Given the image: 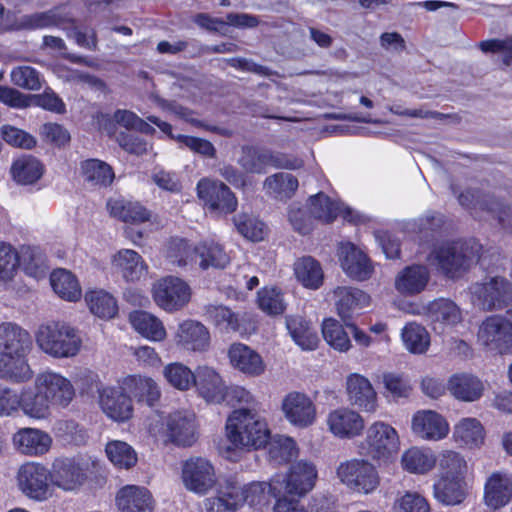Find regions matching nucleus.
Listing matches in <instances>:
<instances>
[{
    "label": "nucleus",
    "mask_w": 512,
    "mask_h": 512,
    "mask_svg": "<svg viewBox=\"0 0 512 512\" xmlns=\"http://www.w3.org/2000/svg\"><path fill=\"white\" fill-rule=\"evenodd\" d=\"M412 431L424 440L438 441L448 435L449 425L440 414L423 410L413 416Z\"/></svg>",
    "instance_id": "nucleus-20"
},
{
    "label": "nucleus",
    "mask_w": 512,
    "mask_h": 512,
    "mask_svg": "<svg viewBox=\"0 0 512 512\" xmlns=\"http://www.w3.org/2000/svg\"><path fill=\"white\" fill-rule=\"evenodd\" d=\"M14 448L27 456H41L51 447V437L42 430L35 428H21L12 438Z\"/></svg>",
    "instance_id": "nucleus-22"
},
{
    "label": "nucleus",
    "mask_w": 512,
    "mask_h": 512,
    "mask_svg": "<svg viewBox=\"0 0 512 512\" xmlns=\"http://www.w3.org/2000/svg\"><path fill=\"white\" fill-rule=\"evenodd\" d=\"M473 303L485 311L502 309L512 301V283L494 276L470 286Z\"/></svg>",
    "instance_id": "nucleus-6"
},
{
    "label": "nucleus",
    "mask_w": 512,
    "mask_h": 512,
    "mask_svg": "<svg viewBox=\"0 0 512 512\" xmlns=\"http://www.w3.org/2000/svg\"><path fill=\"white\" fill-rule=\"evenodd\" d=\"M336 473L343 484L359 494H370L380 485L376 467L366 459L353 458L341 462Z\"/></svg>",
    "instance_id": "nucleus-5"
},
{
    "label": "nucleus",
    "mask_w": 512,
    "mask_h": 512,
    "mask_svg": "<svg viewBox=\"0 0 512 512\" xmlns=\"http://www.w3.org/2000/svg\"><path fill=\"white\" fill-rule=\"evenodd\" d=\"M430 280L426 266L414 264L402 269L395 277V289L404 296H414L425 290Z\"/></svg>",
    "instance_id": "nucleus-24"
},
{
    "label": "nucleus",
    "mask_w": 512,
    "mask_h": 512,
    "mask_svg": "<svg viewBox=\"0 0 512 512\" xmlns=\"http://www.w3.org/2000/svg\"><path fill=\"white\" fill-rule=\"evenodd\" d=\"M49 481H51V473L38 463H25L17 472L19 489L24 495L37 501H44L51 496Z\"/></svg>",
    "instance_id": "nucleus-9"
},
{
    "label": "nucleus",
    "mask_w": 512,
    "mask_h": 512,
    "mask_svg": "<svg viewBox=\"0 0 512 512\" xmlns=\"http://www.w3.org/2000/svg\"><path fill=\"white\" fill-rule=\"evenodd\" d=\"M436 463L434 455L430 451L419 448H411L402 456L404 468L412 473L424 474L431 470Z\"/></svg>",
    "instance_id": "nucleus-53"
},
{
    "label": "nucleus",
    "mask_w": 512,
    "mask_h": 512,
    "mask_svg": "<svg viewBox=\"0 0 512 512\" xmlns=\"http://www.w3.org/2000/svg\"><path fill=\"white\" fill-rule=\"evenodd\" d=\"M197 260L201 269H224L230 263V256L222 245L214 240H205L196 246Z\"/></svg>",
    "instance_id": "nucleus-39"
},
{
    "label": "nucleus",
    "mask_w": 512,
    "mask_h": 512,
    "mask_svg": "<svg viewBox=\"0 0 512 512\" xmlns=\"http://www.w3.org/2000/svg\"><path fill=\"white\" fill-rule=\"evenodd\" d=\"M90 311L100 318H113L118 310L115 298L104 290L90 291L85 295Z\"/></svg>",
    "instance_id": "nucleus-52"
},
{
    "label": "nucleus",
    "mask_w": 512,
    "mask_h": 512,
    "mask_svg": "<svg viewBox=\"0 0 512 512\" xmlns=\"http://www.w3.org/2000/svg\"><path fill=\"white\" fill-rule=\"evenodd\" d=\"M240 486L227 485L217 495L203 500L200 512H236L241 505Z\"/></svg>",
    "instance_id": "nucleus-35"
},
{
    "label": "nucleus",
    "mask_w": 512,
    "mask_h": 512,
    "mask_svg": "<svg viewBox=\"0 0 512 512\" xmlns=\"http://www.w3.org/2000/svg\"><path fill=\"white\" fill-rule=\"evenodd\" d=\"M11 82L23 89L37 91L41 88L39 72L30 66H18L10 73Z\"/></svg>",
    "instance_id": "nucleus-62"
},
{
    "label": "nucleus",
    "mask_w": 512,
    "mask_h": 512,
    "mask_svg": "<svg viewBox=\"0 0 512 512\" xmlns=\"http://www.w3.org/2000/svg\"><path fill=\"white\" fill-rule=\"evenodd\" d=\"M309 213L314 219L323 223H331L342 211L340 203L319 192L308 199Z\"/></svg>",
    "instance_id": "nucleus-45"
},
{
    "label": "nucleus",
    "mask_w": 512,
    "mask_h": 512,
    "mask_svg": "<svg viewBox=\"0 0 512 512\" xmlns=\"http://www.w3.org/2000/svg\"><path fill=\"white\" fill-rule=\"evenodd\" d=\"M194 385L207 402L221 403L226 399L227 387L219 374L210 367L202 366L197 369Z\"/></svg>",
    "instance_id": "nucleus-27"
},
{
    "label": "nucleus",
    "mask_w": 512,
    "mask_h": 512,
    "mask_svg": "<svg viewBox=\"0 0 512 512\" xmlns=\"http://www.w3.org/2000/svg\"><path fill=\"white\" fill-rule=\"evenodd\" d=\"M69 21L55 10L26 14L16 19V31L34 30L52 26H58Z\"/></svg>",
    "instance_id": "nucleus-48"
},
{
    "label": "nucleus",
    "mask_w": 512,
    "mask_h": 512,
    "mask_svg": "<svg viewBox=\"0 0 512 512\" xmlns=\"http://www.w3.org/2000/svg\"><path fill=\"white\" fill-rule=\"evenodd\" d=\"M197 195L211 211L222 214L234 212L238 205L234 193L219 180L201 179L197 184Z\"/></svg>",
    "instance_id": "nucleus-12"
},
{
    "label": "nucleus",
    "mask_w": 512,
    "mask_h": 512,
    "mask_svg": "<svg viewBox=\"0 0 512 512\" xmlns=\"http://www.w3.org/2000/svg\"><path fill=\"white\" fill-rule=\"evenodd\" d=\"M454 437L465 445L477 446L484 439L483 427L476 418H464L454 427Z\"/></svg>",
    "instance_id": "nucleus-57"
},
{
    "label": "nucleus",
    "mask_w": 512,
    "mask_h": 512,
    "mask_svg": "<svg viewBox=\"0 0 512 512\" xmlns=\"http://www.w3.org/2000/svg\"><path fill=\"white\" fill-rule=\"evenodd\" d=\"M296 279L308 289H318L323 284L324 273L320 263L311 256L298 258L293 265Z\"/></svg>",
    "instance_id": "nucleus-40"
},
{
    "label": "nucleus",
    "mask_w": 512,
    "mask_h": 512,
    "mask_svg": "<svg viewBox=\"0 0 512 512\" xmlns=\"http://www.w3.org/2000/svg\"><path fill=\"white\" fill-rule=\"evenodd\" d=\"M87 480L86 470L72 459L57 461L53 465L51 482L64 491H75Z\"/></svg>",
    "instance_id": "nucleus-21"
},
{
    "label": "nucleus",
    "mask_w": 512,
    "mask_h": 512,
    "mask_svg": "<svg viewBox=\"0 0 512 512\" xmlns=\"http://www.w3.org/2000/svg\"><path fill=\"white\" fill-rule=\"evenodd\" d=\"M238 232L252 241H261L265 235V224L247 215H239L234 218Z\"/></svg>",
    "instance_id": "nucleus-64"
},
{
    "label": "nucleus",
    "mask_w": 512,
    "mask_h": 512,
    "mask_svg": "<svg viewBox=\"0 0 512 512\" xmlns=\"http://www.w3.org/2000/svg\"><path fill=\"white\" fill-rule=\"evenodd\" d=\"M282 411L288 422L298 428H307L316 421V406L305 393H288L282 400Z\"/></svg>",
    "instance_id": "nucleus-14"
},
{
    "label": "nucleus",
    "mask_w": 512,
    "mask_h": 512,
    "mask_svg": "<svg viewBox=\"0 0 512 512\" xmlns=\"http://www.w3.org/2000/svg\"><path fill=\"white\" fill-rule=\"evenodd\" d=\"M206 315L221 330L234 332L239 330L238 315L226 306L208 305Z\"/></svg>",
    "instance_id": "nucleus-60"
},
{
    "label": "nucleus",
    "mask_w": 512,
    "mask_h": 512,
    "mask_svg": "<svg viewBox=\"0 0 512 512\" xmlns=\"http://www.w3.org/2000/svg\"><path fill=\"white\" fill-rule=\"evenodd\" d=\"M116 503L121 512H152L154 509L151 493L145 487L135 485L121 488Z\"/></svg>",
    "instance_id": "nucleus-28"
},
{
    "label": "nucleus",
    "mask_w": 512,
    "mask_h": 512,
    "mask_svg": "<svg viewBox=\"0 0 512 512\" xmlns=\"http://www.w3.org/2000/svg\"><path fill=\"white\" fill-rule=\"evenodd\" d=\"M226 436L236 448L259 449L268 443L270 431L255 409L239 408L226 421Z\"/></svg>",
    "instance_id": "nucleus-1"
},
{
    "label": "nucleus",
    "mask_w": 512,
    "mask_h": 512,
    "mask_svg": "<svg viewBox=\"0 0 512 512\" xmlns=\"http://www.w3.org/2000/svg\"><path fill=\"white\" fill-rule=\"evenodd\" d=\"M32 348L30 334L13 323L0 324V354L29 353Z\"/></svg>",
    "instance_id": "nucleus-32"
},
{
    "label": "nucleus",
    "mask_w": 512,
    "mask_h": 512,
    "mask_svg": "<svg viewBox=\"0 0 512 512\" xmlns=\"http://www.w3.org/2000/svg\"><path fill=\"white\" fill-rule=\"evenodd\" d=\"M125 384L134 397L146 402L149 406H152L160 397V390L151 378L140 375L129 376Z\"/></svg>",
    "instance_id": "nucleus-49"
},
{
    "label": "nucleus",
    "mask_w": 512,
    "mask_h": 512,
    "mask_svg": "<svg viewBox=\"0 0 512 512\" xmlns=\"http://www.w3.org/2000/svg\"><path fill=\"white\" fill-rule=\"evenodd\" d=\"M17 410L22 409L23 413L31 418L41 419L48 415L50 403L47 395L40 389L35 380L33 387H26L17 394Z\"/></svg>",
    "instance_id": "nucleus-34"
},
{
    "label": "nucleus",
    "mask_w": 512,
    "mask_h": 512,
    "mask_svg": "<svg viewBox=\"0 0 512 512\" xmlns=\"http://www.w3.org/2000/svg\"><path fill=\"white\" fill-rule=\"evenodd\" d=\"M512 496V481L507 475L494 473L487 480L485 485V502L486 504L497 509L505 506Z\"/></svg>",
    "instance_id": "nucleus-36"
},
{
    "label": "nucleus",
    "mask_w": 512,
    "mask_h": 512,
    "mask_svg": "<svg viewBox=\"0 0 512 512\" xmlns=\"http://www.w3.org/2000/svg\"><path fill=\"white\" fill-rule=\"evenodd\" d=\"M317 476L316 466L312 462L300 460L290 466L287 475L279 476L278 486L283 485L282 493L301 497L313 489Z\"/></svg>",
    "instance_id": "nucleus-13"
},
{
    "label": "nucleus",
    "mask_w": 512,
    "mask_h": 512,
    "mask_svg": "<svg viewBox=\"0 0 512 512\" xmlns=\"http://www.w3.org/2000/svg\"><path fill=\"white\" fill-rule=\"evenodd\" d=\"M346 389L351 404L367 412L376 410L377 394L367 378L356 373L349 375Z\"/></svg>",
    "instance_id": "nucleus-25"
},
{
    "label": "nucleus",
    "mask_w": 512,
    "mask_h": 512,
    "mask_svg": "<svg viewBox=\"0 0 512 512\" xmlns=\"http://www.w3.org/2000/svg\"><path fill=\"white\" fill-rule=\"evenodd\" d=\"M326 423L329 431L340 439L357 437L365 427L364 419L358 412L344 407L332 410Z\"/></svg>",
    "instance_id": "nucleus-16"
},
{
    "label": "nucleus",
    "mask_w": 512,
    "mask_h": 512,
    "mask_svg": "<svg viewBox=\"0 0 512 512\" xmlns=\"http://www.w3.org/2000/svg\"><path fill=\"white\" fill-rule=\"evenodd\" d=\"M280 477H274L271 482H255L246 486L245 488L240 487V493L242 496L241 505L245 502L250 506L263 505L268 503L269 497L278 496L282 494V487H279Z\"/></svg>",
    "instance_id": "nucleus-41"
},
{
    "label": "nucleus",
    "mask_w": 512,
    "mask_h": 512,
    "mask_svg": "<svg viewBox=\"0 0 512 512\" xmlns=\"http://www.w3.org/2000/svg\"><path fill=\"white\" fill-rule=\"evenodd\" d=\"M175 340L186 350L204 351L210 344V334L202 323L186 320L179 325Z\"/></svg>",
    "instance_id": "nucleus-31"
},
{
    "label": "nucleus",
    "mask_w": 512,
    "mask_h": 512,
    "mask_svg": "<svg viewBox=\"0 0 512 512\" xmlns=\"http://www.w3.org/2000/svg\"><path fill=\"white\" fill-rule=\"evenodd\" d=\"M481 245L475 241L443 243L433 249L430 260L449 278H458L480 259Z\"/></svg>",
    "instance_id": "nucleus-2"
},
{
    "label": "nucleus",
    "mask_w": 512,
    "mask_h": 512,
    "mask_svg": "<svg viewBox=\"0 0 512 512\" xmlns=\"http://www.w3.org/2000/svg\"><path fill=\"white\" fill-rule=\"evenodd\" d=\"M167 259L172 265L185 267L197 261L196 247H191L183 239L175 240L168 248Z\"/></svg>",
    "instance_id": "nucleus-61"
},
{
    "label": "nucleus",
    "mask_w": 512,
    "mask_h": 512,
    "mask_svg": "<svg viewBox=\"0 0 512 512\" xmlns=\"http://www.w3.org/2000/svg\"><path fill=\"white\" fill-rule=\"evenodd\" d=\"M107 208L111 216L130 223H142L150 218L149 212L139 203L125 200H109Z\"/></svg>",
    "instance_id": "nucleus-44"
},
{
    "label": "nucleus",
    "mask_w": 512,
    "mask_h": 512,
    "mask_svg": "<svg viewBox=\"0 0 512 512\" xmlns=\"http://www.w3.org/2000/svg\"><path fill=\"white\" fill-rule=\"evenodd\" d=\"M167 429L170 440L178 446H191L196 441L195 414L176 411L169 415Z\"/></svg>",
    "instance_id": "nucleus-23"
},
{
    "label": "nucleus",
    "mask_w": 512,
    "mask_h": 512,
    "mask_svg": "<svg viewBox=\"0 0 512 512\" xmlns=\"http://www.w3.org/2000/svg\"><path fill=\"white\" fill-rule=\"evenodd\" d=\"M447 388L456 399L464 402H474L481 398L484 384L475 375L457 373L449 378Z\"/></svg>",
    "instance_id": "nucleus-33"
},
{
    "label": "nucleus",
    "mask_w": 512,
    "mask_h": 512,
    "mask_svg": "<svg viewBox=\"0 0 512 512\" xmlns=\"http://www.w3.org/2000/svg\"><path fill=\"white\" fill-rule=\"evenodd\" d=\"M11 173L17 183L28 185L40 179L43 168L36 158L24 156L14 161Z\"/></svg>",
    "instance_id": "nucleus-50"
},
{
    "label": "nucleus",
    "mask_w": 512,
    "mask_h": 512,
    "mask_svg": "<svg viewBox=\"0 0 512 512\" xmlns=\"http://www.w3.org/2000/svg\"><path fill=\"white\" fill-rule=\"evenodd\" d=\"M258 305L267 314L277 315L285 310L281 291L277 288H263L258 292Z\"/></svg>",
    "instance_id": "nucleus-63"
},
{
    "label": "nucleus",
    "mask_w": 512,
    "mask_h": 512,
    "mask_svg": "<svg viewBox=\"0 0 512 512\" xmlns=\"http://www.w3.org/2000/svg\"><path fill=\"white\" fill-rule=\"evenodd\" d=\"M111 268L125 282H139L148 274V265L143 257L132 249H121L111 258Z\"/></svg>",
    "instance_id": "nucleus-15"
},
{
    "label": "nucleus",
    "mask_w": 512,
    "mask_h": 512,
    "mask_svg": "<svg viewBox=\"0 0 512 512\" xmlns=\"http://www.w3.org/2000/svg\"><path fill=\"white\" fill-rule=\"evenodd\" d=\"M286 328L293 341L303 350L317 348L319 338L310 322L302 316H289L286 318Z\"/></svg>",
    "instance_id": "nucleus-38"
},
{
    "label": "nucleus",
    "mask_w": 512,
    "mask_h": 512,
    "mask_svg": "<svg viewBox=\"0 0 512 512\" xmlns=\"http://www.w3.org/2000/svg\"><path fill=\"white\" fill-rule=\"evenodd\" d=\"M181 479L188 491L198 495L207 494L217 483L214 466L203 457L185 460L181 467Z\"/></svg>",
    "instance_id": "nucleus-7"
},
{
    "label": "nucleus",
    "mask_w": 512,
    "mask_h": 512,
    "mask_svg": "<svg viewBox=\"0 0 512 512\" xmlns=\"http://www.w3.org/2000/svg\"><path fill=\"white\" fill-rule=\"evenodd\" d=\"M298 180L290 173H276L267 177L264 181V190L279 200L291 198L298 188Z\"/></svg>",
    "instance_id": "nucleus-46"
},
{
    "label": "nucleus",
    "mask_w": 512,
    "mask_h": 512,
    "mask_svg": "<svg viewBox=\"0 0 512 512\" xmlns=\"http://www.w3.org/2000/svg\"><path fill=\"white\" fill-rule=\"evenodd\" d=\"M99 404L112 420L123 422L132 416V401L121 387H103L99 390Z\"/></svg>",
    "instance_id": "nucleus-19"
},
{
    "label": "nucleus",
    "mask_w": 512,
    "mask_h": 512,
    "mask_svg": "<svg viewBox=\"0 0 512 512\" xmlns=\"http://www.w3.org/2000/svg\"><path fill=\"white\" fill-rule=\"evenodd\" d=\"M36 342L43 352L56 358L73 357L82 345L78 331L65 322L41 325L36 333Z\"/></svg>",
    "instance_id": "nucleus-3"
},
{
    "label": "nucleus",
    "mask_w": 512,
    "mask_h": 512,
    "mask_svg": "<svg viewBox=\"0 0 512 512\" xmlns=\"http://www.w3.org/2000/svg\"><path fill=\"white\" fill-rule=\"evenodd\" d=\"M402 339L407 350L414 354L424 353L430 344L427 330L416 323H409L403 328Z\"/></svg>",
    "instance_id": "nucleus-54"
},
{
    "label": "nucleus",
    "mask_w": 512,
    "mask_h": 512,
    "mask_svg": "<svg viewBox=\"0 0 512 512\" xmlns=\"http://www.w3.org/2000/svg\"><path fill=\"white\" fill-rule=\"evenodd\" d=\"M163 375L170 385L179 390L189 389L194 385L196 378V373L178 362L168 364L163 370Z\"/></svg>",
    "instance_id": "nucleus-58"
},
{
    "label": "nucleus",
    "mask_w": 512,
    "mask_h": 512,
    "mask_svg": "<svg viewBox=\"0 0 512 512\" xmlns=\"http://www.w3.org/2000/svg\"><path fill=\"white\" fill-rule=\"evenodd\" d=\"M400 440L397 431L388 423L376 421L366 430L358 445L360 455L379 463H388L398 454Z\"/></svg>",
    "instance_id": "nucleus-4"
},
{
    "label": "nucleus",
    "mask_w": 512,
    "mask_h": 512,
    "mask_svg": "<svg viewBox=\"0 0 512 512\" xmlns=\"http://www.w3.org/2000/svg\"><path fill=\"white\" fill-rule=\"evenodd\" d=\"M426 314L433 322L455 325L461 321L457 305L448 299H437L428 304Z\"/></svg>",
    "instance_id": "nucleus-51"
},
{
    "label": "nucleus",
    "mask_w": 512,
    "mask_h": 512,
    "mask_svg": "<svg viewBox=\"0 0 512 512\" xmlns=\"http://www.w3.org/2000/svg\"><path fill=\"white\" fill-rule=\"evenodd\" d=\"M244 172L250 174L265 173L266 168L274 166L277 168L297 169L302 166L299 159H287L285 157L274 156L267 150H261L254 147L244 146L241 155L237 161Z\"/></svg>",
    "instance_id": "nucleus-10"
},
{
    "label": "nucleus",
    "mask_w": 512,
    "mask_h": 512,
    "mask_svg": "<svg viewBox=\"0 0 512 512\" xmlns=\"http://www.w3.org/2000/svg\"><path fill=\"white\" fill-rule=\"evenodd\" d=\"M322 334L326 342L334 349L345 352L350 349L351 341L343 326L335 319L328 318L322 323Z\"/></svg>",
    "instance_id": "nucleus-55"
},
{
    "label": "nucleus",
    "mask_w": 512,
    "mask_h": 512,
    "mask_svg": "<svg viewBox=\"0 0 512 512\" xmlns=\"http://www.w3.org/2000/svg\"><path fill=\"white\" fill-rule=\"evenodd\" d=\"M84 180L92 187H107L114 179L112 168L98 159H89L81 165Z\"/></svg>",
    "instance_id": "nucleus-47"
},
{
    "label": "nucleus",
    "mask_w": 512,
    "mask_h": 512,
    "mask_svg": "<svg viewBox=\"0 0 512 512\" xmlns=\"http://www.w3.org/2000/svg\"><path fill=\"white\" fill-rule=\"evenodd\" d=\"M129 320L133 328L142 336L153 341H162L166 338L163 323L156 316L145 311L130 313Z\"/></svg>",
    "instance_id": "nucleus-42"
},
{
    "label": "nucleus",
    "mask_w": 512,
    "mask_h": 512,
    "mask_svg": "<svg viewBox=\"0 0 512 512\" xmlns=\"http://www.w3.org/2000/svg\"><path fill=\"white\" fill-rule=\"evenodd\" d=\"M339 260L344 272L354 280H367L373 273L374 269L370 259L352 243L341 244Z\"/></svg>",
    "instance_id": "nucleus-18"
},
{
    "label": "nucleus",
    "mask_w": 512,
    "mask_h": 512,
    "mask_svg": "<svg viewBox=\"0 0 512 512\" xmlns=\"http://www.w3.org/2000/svg\"><path fill=\"white\" fill-rule=\"evenodd\" d=\"M153 297L159 307L172 312L183 308L190 301L191 290L182 279L167 276L154 285Z\"/></svg>",
    "instance_id": "nucleus-11"
},
{
    "label": "nucleus",
    "mask_w": 512,
    "mask_h": 512,
    "mask_svg": "<svg viewBox=\"0 0 512 512\" xmlns=\"http://www.w3.org/2000/svg\"><path fill=\"white\" fill-rule=\"evenodd\" d=\"M109 460L120 468L129 469L137 463V454L126 442L114 440L106 445Z\"/></svg>",
    "instance_id": "nucleus-56"
},
{
    "label": "nucleus",
    "mask_w": 512,
    "mask_h": 512,
    "mask_svg": "<svg viewBox=\"0 0 512 512\" xmlns=\"http://www.w3.org/2000/svg\"><path fill=\"white\" fill-rule=\"evenodd\" d=\"M228 356L231 365L248 376L257 377L265 371L262 357L244 344H232L228 350Z\"/></svg>",
    "instance_id": "nucleus-26"
},
{
    "label": "nucleus",
    "mask_w": 512,
    "mask_h": 512,
    "mask_svg": "<svg viewBox=\"0 0 512 512\" xmlns=\"http://www.w3.org/2000/svg\"><path fill=\"white\" fill-rule=\"evenodd\" d=\"M333 294L337 314L345 324L352 320L357 309L367 306L370 302L369 295L357 288L337 287Z\"/></svg>",
    "instance_id": "nucleus-29"
},
{
    "label": "nucleus",
    "mask_w": 512,
    "mask_h": 512,
    "mask_svg": "<svg viewBox=\"0 0 512 512\" xmlns=\"http://www.w3.org/2000/svg\"><path fill=\"white\" fill-rule=\"evenodd\" d=\"M54 292L64 300L77 301L81 297V288L76 277L68 270H54L50 276Z\"/></svg>",
    "instance_id": "nucleus-43"
},
{
    "label": "nucleus",
    "mask_w": 512,
    "mask_h": 512,
    "mask_svg": "<svg viewBox=\"0 0 512 512\" xmlns=\"http://www.w3.org/2000/svg\"><path fill=\"white\" fill-rule=\"evenodd\" d=\"M19 267V252L9 243L0 242V282L11 281Z\"/></svg>",
    "instance_id": "nucleus-59"
},
{
    "label": "nucleus",
    "mask_w": 512,
    "mask_h": 512,
    "mask_svg": "<svg viewBox=\"0 0 512 512\" xmlns=\"http://www.w3.org/2000/svg\"><path fill=\"white\" fill-rule=\"evenodd\" d=\"M37 385L47 395L52 405L67 406L75 395L71 382L62 375L54 372H43L36 377Z\"/></svg>",
    "instance_id": "nucleus-17"
},
{
    "label": "nucleus",
    "mask_w": 512,
    "mask_h": 512,
    "mask_svg": "<svg viewBox=\"0 0 512 512\" xmlns=\"http://www.w3.org/2000/svg\"><path fill=\"white\" fill-rule=\"evenodd\" d=\"M29 353L0 354V379L20 384L33 378L27 355Z\"/></svg>",
    "instance_id": "nucleus-30"
},
{
    "label": "nucleus",
    "mask_w": 512,
    "mask_h": 512,
    "mask_svg": "<svg viewBox=\"0 0 512 512\" xmlns=\"http://www.w3.org/2000/svg\"><path fill=\"white\" fill-rule=\"evenodd\" d=\"M477 336L480 344L489 351L512 353V324L502 317H488L480 325Z\"/></svg>",
    "instance_id": "nucleus-8"
},
{
    "label": "nucleus",
    "mask_w": 512,
    "mask_h": 512,
    "mask_svg": "<svg viewBox=\"0 0 512 512\" xmlns=\"http://www.w3.org/2000/svg\"><path fill=\"white\" fill-rule=\"evenodd\" d=\"M433 490L434 497L444 505H458L466 498V484L462 477L441 476Z\"/></svg>",
    "instance_id": "nucleus-37"
}]
</instances>
